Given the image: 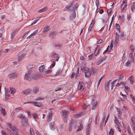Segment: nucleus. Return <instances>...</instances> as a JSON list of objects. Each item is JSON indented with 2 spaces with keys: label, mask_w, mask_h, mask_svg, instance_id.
Listing matches in <instances>:
<instances>
[{
  "label": "nucleus",
  "mask_w": 135,
  "mask_h": 135,
  "mask_svg": "<svg viewBox=\"0 0 135 135\" xmlns=\"http://www.w3.org/2000/svg\"><path fill=\"white\" fill-rule=\"evenodd\" d=\"M120 94L122 95L124 98V99L126 100L127 99V96L126 95H124L121 92L120 93Z\"/></svg>",
  "instance_id": "nucleus-44"
},
{
  "label": "nucleus",
  "mask_w": 135,
  "mask_h": 135,
  "mask_svg": "<svg viewBox=\"0 0 135 135\" xmlns=\"http://www.w3.org/2000/svg\"><path fill=\"white\" fill-rule=\"evenodd\" d=\"M90 131L86 130V135H89Z\"/></svg>",
  "instance_id": "nucleus-53"
},
{
  "label": "nucleus",
  "mask_w": 135,
  "mask_h": 135,
  "mask_svg": "<svg viewBox=\"0 0 135 135\" xmlns=\"http://www.w3.org/2000/svg\"><path fill=\"white\" fill-rule=\"evenodd\" d=\"M27 113L28 114V116L30 117H31V113L30 111H27Z\"/></svg>",
  "instance_id": "nucleus-61"
},
{
  "label": "nucleus",
  "mask_w": 135,
  "mask_h": 135,
  "mask_svg": "<svg viewBox=\"0 0 135 135\" xmlns=\"http://www.w3.org/2000/svg\"><path fill=\"white\" fill-rule=\"evenodd\" d=\"M124 35V32H121V33L120 34V38H121V37H123Z\"/></svg>",
  "instance_id": "nucleus-57"
},
{
  "label": "nucleus",
  "mask_w": 135,
  "mask_h": 135,
  "mask_svg": "<svg viewBox=\"0 0 135 135\" xmlns=\"http://www.w3.org/2000/svg\"><path fill=\"white\" fill-rule=\"evenodd\" d=\"M116 109L117 111L118 112V115L119 116H120L122 114V112L121 111V110L120 109V108H116Z\"/></svg>",
  "instance_id": "nucleus-30"
},
{
  "label": "nucleus",
  "mask_w": 135,
  "mask_h": 135,
  "mask_svg": "<svg viewBox=\"0 0 135 135\" xmlns=\"http://www.w3.org/2000/svg\"><path fill=\"white\" fill-rule=\"evenodd\" d=\"M102 42V40L101 39H99L97 42V43L98 44H100Z\"/></svg>",
  "instance_id": "nucleus-49"
},
{
  "label": "nucleus",
  "mask_w": 135,
  "mask_h": 135,
  "mask_svg": "<svg viewBox=\"0 0 135 135\" xmlns=\"http://www.w3.org/2000/svg\"><path fill=\"white\" fill-rule=\"evenodd\" d=\"M19 117L21 119V123L22 126L25 127V117L24 115L20 114Z\"/></svg>",
  "instance_id": "nucleus-2"
},
{
  "label": "nucleus",
  "mask_w": 135,
  "mask_h": 135,
  "mask_svg": "<svg viewBox=\"0 0 135 135\" xmlns=\"http://www.w3.org/2000/svg\"><path fill=\"white\" fill-rule=\"evenodd\" d=\"M95 4L97 7H98L99 4V1L98 0H96L95 1Z\"/></svg>",
  "instance_id": "nucleus-59"
},
{
  "label": "nucleus",
  "mask_w": 135,
  "mask_h": 135,
  "mask_svg": "<svg viewBox=\"0 0 135 135\" xmlns=\"http://www.w3.org/2000/svg\"><path fill=\"white\" fill-rule=\"evenodd\" d=\"M25 55V54H23L22 55H20L18 57V60L19 61H20L22 59L24 56Z\"/></svg>",
  "instance_id": "nucleus-22"
},
{
  "label": "nucleus",
  "mask_w": 135,
  "mask_h": 135,
  "mask_svg": "<svg viewBox=\"0 0 135 135\" xmlns=\"http://www.w3.org/2000/svg\"><path fill=\"white\" fill-rule=\"evenodd\" d=\"M131 97L132 98L133 102L134 103H135V97L133 96L131 94L130 95Z\"/></svg>",
  "instance_id": "nucleus-41"
},
{
  "label": "nucleus",
  "mask_w": 135,
  "mask_h": 135,
  "mask_svg": "<svg viewBox=\"0 0 135 135\" xmlns=\"http://www.w3.org/2000/svg\"><path fill=\"white\" fill-rule=\"evenodd\" d=\"M127 6V4H121L120 7L122 9L121 12H122L125 11L126 10Z\"/></svg>",
  "instance_id": "nucleus-8"
},
{
  "label": "nucleus",
  "mask_w": 135,
  "mask_h": 135,
  "mask_svg": "<svg viewBox=\"0 0 135 135\" xmlns=\"http://www.w3.org/2000/svg\"><path fill=\"white\" fill-rule=\"evenodd\" d=\"M130 49L131 50L132 52H133L134 51V49L132 45H131L130 47Z\"/></svg>",
  "instance_id": "nucleus-48"
},
{
  "label": "nucleus",
  "mask_w": 135,
  "mask_h": 135,
  "mask_svg": "<svg viewBox=\"0 0 135 135\" xmlns=\"http://www.w3.org/2000/svg\"><path fill=\"white\" fill-rule=\"evenodd\" d=\"M85 71V76L86 77L90 76L91 74V71L88 68H85L84 69Z\"/></svg>",
  "instance_id": "nucleus-4"
},
{
  "label": "nucleus",
  "mask_w": 135,
  "mask_h": 135,
  "mask_svg": "<svg viewBox=\"0 0 135 135\" xmlns=\"http://www.w3.org/2000/svg\"><path fill=\"white\" fill-rule=\"evenodd\" d=\"M1 112L4 116H5L7 114V112L5 110L4 108H2L1 109Z\"/></svg>",
  "instance_id": "nucleus-28"
},
{
  "label": "nucleus",
  "mask_w": 135,
  "mask_h": 135,
  "mask_svg": "<svg viewBox=\"0 0 135 135\" xmlns=\"http://www.w3.org/2000/svg\"><path fill=\"white\" fill-rule=\"evenodd\" d=\"M89 59H92L94 56V55H89Z\"/></svg>",
  "instance_id": "nucleus-58"
},
{
  "label": "nucleus",
  "mask_w": 135,
  "mask_h": 135,
  "mask_svg": "<svg viewBox=\"0 0 135 135\" xmlns=\"http://www.w3.org/2000/svg\"><path fill=\"white\" fill-rule=\"evenodd\" d=\"M78 129H77V131H79L82 130L83 129V126L80 123V126H78Z\"/></svg>",
  "instance_id": "nucleus-24"
},
{
  "label": "nucleus",
  "mask_w": 135,
  "mask_h": 135,
  "mask_svg": "<svg viewBox=\"0 0 135 135\" xmlns=\"http://www.w3.org/2000/svg\"><path fill=\"white\" fill-rule=\"evenodd\" d=\"M52 117V115L51 113L47 115V121L50 122L51 120Z\"/></svg>",
  "instance_id": "nucleus-19"
},
{
  "label": "nucleus",
  "mask_w": 135,
  "mask_h": 135,
  "mask_svg": "<svg viewBox=\"0 0 135 135\" xmlns=\"http://www.w3.org/2000/svg\"><path fill=\"white\" fill-rule=\"evenodd\" d=\"M111 12V11L110 9H108V10L107 13H108V16H109L110 15V13Z\"/></svg>",
  "instance_id": "nucleus-55"
},
{
  "label": "nucleus",
  "mask_w": 135,
  "mask_h": 135,
  "mask_svg": "<svg viewBox=\"0 0 135 135\" xmlns=\"http://www.w3.org/2000/svg\"><path fill=\"white\" fill-rule=\"evenodd\" d=\"M28 103H31L33 104L34 106H37V107H40L41 105V104H40V103H38L36 102H29L27 103L26 102V104Z\"/></svg>",
  "instance_id": "nucleus-10"
},
{
  "label": "nucleus",
  "mask_w": 135,
  "mask_h": 135,
  "mask_svg": "<svg viewBox=\"0 0 135 135\" xmlns=\"http://www.w3.org/2000/svg\"><path fill=\"white\" fill-rule=\"evenodd\" d=\"M56 62L55 61H54L53 63L51 64V68H52L54 67L55 65Z\"/></svg>",
  "instance_id": "nucleus-46"
},
{
  "label": "nucleus",
  "mask_w": 135,
  "mask_h": 135,
  "mask_svg": "<svg viewBox=\"0 0 135 135\" xmlns=\"http://www.w3.org/2000/svg\"><path fill=\"white\" fill-rule=\"evenodd\" d=\"M84 84L82 81H79L78 86V89L81 91H83L84 89Z\"/></svg>",
  "instance_id": "nucleus-5"
},
{
  "label": "nucleus",
  "mask_w": 135,
  "mask_h": 135,
  "mask_svg": "<svg viewBox=\"0 0 135 135\" xmlns=\"http://www.w3.org/2000/svg\"><path fill=\"white\" fill-rule=\"evenodd\" d=\"M72 4L71 3L69 5L67 6L64 9V11H65L67 10L68 9H69L72 6Z\"/></svg>",
  "instance_id": "nucleus-23"
},
{
  "label": "nucleus",
  "mask_w": 135,
  "mask_h": 135,
  "mask_svg": "<svg viewBox=\"0 0 135 135\" xmlns=\"http://www.w3.org/2000/svg\"><path fill=\"white\" fill-rule=\"evenodd\" d=\"M129 56L131 59V60L133 62H134V59L133 57V55L132 54L130 53L129 54Z\"/></svg>",
  "instance_id": "nucleus-26"
},
{
  "label": "nucleus",
  "mask_w": 135,
  "mask_h": 135,
  "mask_svg": "<svg viewBox=\"0 0 135 135\" xmlns=\"http://www.w3.org/2000/svg\"><path fill=\"white\" fill-rule=\"evenodd\" d=\"M103 12H104V11H103V9H101L100 10V11H99V12L100 14H101Z\"/></svg>",
  "instance_id": "nucleus-64"
},
{
  "label": "nucleus",
  "mask_w": 135,
  "mask_h": 135,
  "mask_svg": "<svg viewBox=\"0 0 135 135\" xmlns=\"http://www.w3.org/2000/svg\"><path fill=\"white\" fill-rule=\"evenodd\" d=\"M79 68H78V70H77V71L76 74V77L78 76V74H79Z\"/></svg>",
  "instance_id": "nucleus-51"
},
{
  "label": "nucleus",
  "mask_w": 135,
  "mask_h": 135,
  "mask_svg": "<svg viewBox=\"0 0 135 135\" xmlns=\"http://www.w3.org/2000/svg\"><path fill=\"white\" fill-rule=\"evenodd\" d=\"M6 125L7 126L9 127V128L11 130L13 131L14 133H15L16 135H19L17 130L15 127L13 126L9 123H6Z\"/></svg>",
  "instance_id": "nucleus-1"
},
{
  "label": "nucleus",
  "mask_w": 135,
  "mask_h": 135,
  "mask_svg": "<svg viewBox=\"0 0 135 135\" xmlns=\"http://www.w3.org/2000/svg\"><path fill=\"white\" fill-rule=\"evenodd\" d=\"M32 66V65H29L28 66L27 68L28 69H31L33 68Z\"/></svg>",
  "instance_id": "nucleus-54"
},
{
  "label": "nucleus",
  "mask_w": 135,
  "mask_h": 135,
  "mask_svg": "<svg viewBox=\"0 0 135 135\" xmlns=\"http://www.w3.org/2000/svg\"><path fill=\"white\" fill-rule=\"evenodd\" d=\"M114 134V130L112 128L110 129L109 132V134L110 135H113Z\"/></svg>",
  "instance_id": "nucleus-31"
},
{
  "label": "nucleus",
  "mask_w": 135,
  "mask_h": 135,
  "mask_svg": "<svg viewBox=\"0 0 135 135\" xmlns=\"http://www.w3.org/2000/svg\"><path fill=\"white\" fill-rule=\"evenodd\" d=\"M117 80V79H116L114 80L113 81H112L111 83L112 84H115L116 83Z\"/></svg>",
  "instance_id": "nucleus-63"
},
{
  "label": "nucleus",
  "mask_w": 135,
  "mask_h": 135,
  "mask_svg": "<svg viewBox=\"0 0 135 135\" xmlns=\"http://www.w3.org/2000/svg\"><path fill=\"white\" fill-rule=\"evenodd\" d=\"M84 115L83 113H80L78 114H74L73 116L74 118H78L80 117H81Z\"/></svg>",
  "instance_id": "nucleus-11"
},
{
  "label": "nucleus",
  "mask_w": 135,
  "mask_h": 135,
  "mask_svg": "<svg viewBox=\"0 0 135 135\" xmlns=\"http://www.w3.org/2000/svg\"><path fill=\"white\" fill-rule=\"evenodd\" d=\"M32 115L33 116V118L35 119V121H36V119L38 118V116L37 114L36 113H33L32 114Z\"/></svg>",
  "instance_id": "nucleus-29"
},
{
  "label": "nucleus",
  "mask_w": 135,
  "mask_h": 135,
  "mask_svg": "<svg viewBox=\"0 0 135 135\" xmlns=\"http://www.w3.org/2000/svg\"><path fill=\"white\" fill-rule=\"evenodd\" d=\"M38 30H35V31H34V32H33L31 34V36H33V35H35V34L36 33H37L38 32Z\"/></svg>",
  "instance_id": "nucleus-43"
},
{
  "label": "nucleus",
  "mask_w": 135,
  "mask_h": 135,
  "mask_svg": "<svg viewBox=\"0 0 135 135\" xmlns=\"http://www.w3.org/2000/svg\"><path fill=\"white\" fill-rule=\"evenodd\" d=\"M39 92V88L37 86H35L33 88L32 92L35 94Z\"/></svg>",
  "instance_id": "nucleus-14"
},
{
  "label": "nucleus",
  "mask_w": 135,
  "mask_h": 135,
  "mask_svg": "<svg viewBox=\"0 0 135 135\" xmlns=\"http://www.w3.org/2000/svg\"><path fill=\"white\" fill-rule=\"evenodd\" d=\"M49 31V27L47 26H46L45 27L43 31L44 32H47Z\"/></svg>",
  "instance_id": "nucleus-40"
},
{
  "label": "nucleus",
  "mask_w": 135,
  "mask_h": 135,
  "mask_svg": "<svg viewBox=\"0 0 135 135\" xmlns=\"http://www.w3.org/2000/svg\"><path fill=\"white\" fill-rule=\"evenodd\" d=\"M97 103H94L93 104V107L92 108V110H94L96 108L97 106Z\"/></svg>",
  "instance_id": "nucleus-38"
},
{
  "label": "nucleus",
  "mask_w": 135,
  "mask_h": 135,
  "mask_svg": "<svg viewBox=\"0 0 135 135\" xmlns=\"http://www.w3.org/2000/svg\"><path fill=\"white\" fill-rule=\"evenodd\" d=\"M115 26L116 28L118 30L119 33H120V29L119 25L118 24L116 23Z\"/></svg>",
  "instance_id": "nucleus-25"
},
{
  "label": "nucleus",
  "mask_w": 135,
  "mask_h": 135,
  "mask_svg": "<svg viewBox=\"0 0 135 135\" xmlns=\"http://www.w3.org/2000/svg\"><path fill=\"white\" fill-rule=\"evenodd\" d=\"M32 91V90L30 89H28L26 90V94H28L30 93Z\"/></svg>",
  "instance_id": "nucleus-35"
},
{
  "label": "nucleus",
  "mask_w": 135,
  "mask_h": 135,
  "mask_svg": "<svg viewBox=\"0 0 135 135\" xmlns=\"http://www.w3.org/2000/svg\"><path fill=\"white\" fill-rule=\"evenodd\" d=\"M74 124V121L70 120L69 123V131H71L72 129L73 125Z\"/></svg>",
  "instance_id": "nucleus-7"
},
{
  "label": "nucleus",
  "mask_w": 135,
  "mask_h": 135,
  "mask_svg": "<svg viewBox=\"0 0 135 135\" xmlns=\"http://www.w3.org/2000/svg\"><path fill=\"white\" fill-rule=\"evenodd\" d=\"M69 113V112L68 111H64V112H62L61 113V114H62L64 117H67L66 115Z\"/></svg>",
  "instance_id": "nucleus-18"
},
{
  "label": "nucleus",
  "mask_w": 135,
  "mask_h": 135,
  "mask_svg": "<svg viewBox=\"0 0 135 135\" xmlns=\"http://www.w3.org/2000/svg\"><path fill=\"white\" fill-rule=\"evenodd\" d=\"M30 135H35L33 129L32 128H31L30 129Z\"/></svg>",
  "instance_id": "nucleus-36"
},
{
  "label": "nucleus",
  "mask_w": 135,
  "mask_h": 135,
  "mask_svg": "<svg viewBox=\"0 0 135 135\" xmlns=\"http://www.w3.org/2000/svg\"><path fill=\"white\" fill-rule=\"evenodd\" d=\"M74 128L75 129L76 128V127H77L78 126V124L77 123H76V122L75 123L74 122Z\"/></svg>",
  "instance_id": "nucleus-62"
},
{
  "label": "nucleus",
  "mask_w": 135,
  "mask_h": 135,
  "mask_svg": "<svg viewBox=\"0 0 135 135\" xmlns=\"http://www.w3.org/2000/svg\"><path fill=\"white\" fill-rule=\"evenodd\" d=\"M22 108L21 107H18L15 109V112H18L20 110H21Z\"/></svg>",
  "instance_id": "nucleus-39"
},
{
  "label": "nucleus",
  "mask_w": 135,
  "mask_h": 135,
  "mask_svg": "<svg viewBox=\"0 0 135 135\" xmlns=\"http://www.w3.org/2000/svg\"><path fill=\"white\" fill-rule=\"evenodd\" d=\"M9 76L11 78H15L17 77V75L15 73H12L9 75Z\"/></svg>",
  "instance_id": "nucleus-17"
},
{
  "label": "nucleus",
  "mask_w": 135,
  "mask_h": 135,
  "mask_svg": "<svg viewBox=\"0 0 135 135\" xmlns=\"http://www.w3.org/2000/svg\"><path fill=\"white\" fill-rule=\"evenodd\" d=\"M47 10V7H45L38 11V12L39 13H41L46 11Z\"/></svg>",
  "instance_id": "nucleus-16"
},
{
  "label": "nucleus",
  "mask_w": 135,
  "mask_h": 135,
  "mask_svg": "<svg viewBox=\"0 0 135 135\" xmlns=\"http://www.w3.org/2000/svg\"><path fill=\"white\" fill-rule=\"evenodd\" d=\"M132 123L134 132L135 133V123L133 120H132Z\"/></svg>",
  "instance_id": "nucleus-33"
},
{
  "label": "nucleus",
  "mask_w": 135,
  "mask_h": 135,
  "mask_svg": "<svg viewBox=\"0 0 135 135\" xmlns=\"http://www.w3.org/2000/svg\"><path fill=\"white\" fill-rule=\"evenodd\" d=\"M63 119L65 122H67V117H63Z\"/></svg>",
  "instance_id": "nucleus-47"
},
{
  "label": "nucleus",
  "mask_w": 135,
  "mask_h": 135,
  "mask_svg": "<svg viewBox=\"0 0 135 135\" xmlns=\"http://www.w3.org/2000/svg\"><path fill=\"white\" fill-rule=\"evenodd\" d=\"M50 126L51 130L52 131L54 130L55 128L54 127V122H50Z\"/></svg>",
  "instance_id": "nucleus-15"
},
{
  "label": "nucleus",
  "mask_w": 135,
  "mask_h": 135,
  "mask_svg": "<svg viewBox=\"0 0 135 135\" xmlns=\"http://www.w3.org/2000/svg\"><path fill=\"white\" fill-rule=\"evenodd\" d=\"M39 71L41 72L44 71L45 70V66L44 65H42L40 66L39 68Z\"/></svg>",
  "instance_id": "nucleus-21"
},
{
  "label": "nucleus",
  "mask_w": 135,
  "mask_h": 135,
  "mask_svg": "<svg viewBox=\"0 0 135 135\" xmlns=\"http://www.w3.org/2000/svg\"><path fill=\"white\" fill-rule=\"evenodd\" d=\"M123 78V76L122 75H119L118 79V82H119L120 80L122 79V78Z\"/></svg>",
  "instance_id": "nucleus-42"
},
{
  "label": "nucleus",
  "mask_w": 135,
  "mask_h": 135,
  "mask_svg": "<svg viewBox=\"0 0 135 135\" xmlns=\"http://www.w3.org/2000/svg\"><path fill=\"white\" fill-rule=\"evenodd\" d=\"M91 126L90 124H88L86 126V130L91 131Z\"/></svg>",
  "instance_id": "nucleus-37"
},
{
  "label": "nucleus",
  "mask_w": 135,
  "mask_h": 135,
  "mask_svg": "<svg viewBox=\"0 0 135 135\" xmlns=\"http://www.w3.org/2000/svg\"><path fill=\"white\" fill-rule=\"evenodd\" d=\"M75 18V16L74 15H73L70 17V18L72 20L74 19Z\"/></svg>",
  "instance_id": "nucleus-60"
},
{
  "label": "nucleus",
  "mask_w": 135,
  "mask_h": 135,
  "mask_svg": "<svg viewBox=\"0 0 135 135\" xmlns=\"http://www.w3.org/2000/svg\"><path fill=\"white\" fill-rule=\"evenodd\" d=\"M26 79L29 81H31V78L30 74L27 75L26 74Z\"/></svg>",
  "instance_id": "nucleus-27"
},
{
  "label": "nucleus",
  "mask_w": 135,
  "mask_h": 135,
  "mask_svg": "<svg viewBox=\"0 0 135 135\" xmlns=\"http://www.w3.org/2000/svg\"><path fill=\"white\" fill-rule=\"evenodd\" d=\"M114 123L116 126H118V127H119V126H121V122L119 121L118 118L116 116H115V115L114 116Z\"/></svg>",
  "instance_id": "nucleus-3"
},
{
  "label": "nucleus",
  "mask_w": 135,
  "mask_h": 135,
  "mask_svg": "<svg viewBox=\"0 0 135 135\" xmlns=\"http://www.w3.org/2000/svg\"><path fill=\"white\" fill-rule=\"evenodd\" d=\"M39 18H37L36 20H35L33 22L31 23V25H32L33 24H35V23H36L39 20Z\"/></svg>",
  "instance_id": "nucleus-34"
},
{
  "label": "nucleus",
  "mask_w": 135,
  "mask_h": 135,
  "mask_svg": "<svg viewBox=\"0 0 135 135\" xmlns=\"http://www.w3.org/2000/svg\"><path fill=\"white\" fill-rule=\"evenodd\" d=\"M119 33L116 32L115 37V43L117 44L119 40Z\"/></svg>",
  "instance_id": "nucleus-9"
},
{
  "label": "nucleus",
  "mask_w": 135,
  "mask_h": 135,
  "mask_svg": "<svg viewBox=\"0 0 135 135\" xmlns=\"http://www.w3.org/2000/svg\"><path fill=\"white\" fill-rule=\"evenodd\" d=\"M54 56H55L56 57H57V58L56 59V60L57 61L58 60V59L59 57L58 56V55L57 54H55L54 55Z\"/></svg>",
  "instance_id": "nucleus-52"
},
{
  "label": "nucleus",
  "mask_w": 135,
  "mask_h": 135,
  "mask_svg": "<svg viewBox=\"0 0 135 135\" xmlns=\"http://www.w3.org/2000/svg\"><path fill=\"white\" fill-rule=\"evenodd\" d=\"M11 93L12 94H14L16 91V90L14 88H11L10 89Z\"/></svg>",
  "instance_id": "nucleus-32"
},
{
  "label": "nucleus",
  "mask_w": 135,
  "mask_h": 135,
  "mask_svg": "<svg viewBox=\"0 0 135 135\" xmlns=\"http://www.w3.org/2000/svg\"><path fill=\"white\" fill-rule=\"evenodd\" d=\"M98 45H97L96 46H95L94 47V48H95V49L94 51V52H95L96 50H97V49H98Z\"/></svg>",
  "instance_id": "nucleus-50"
},
{
  "label": "nucleus",
  "mask_w": 135,
  "mask_h": 135,
  "mask_svg": "<svg viewBox=\"0 0 135 135\" xmlns=\"http://www.w3.org/2000/svg\"><path fill=\"white\" fill-rule=\"evenodd\" d=\"M2 135H8L6 132L3 130L2 131Z\"/></svg>",
  "instance_id": "nucleus-45"
},
{
  "label": "nucleus",
  "mask_w": 135,
  "mask_h": 135,
  "mask_svg": "<svg viewBox=\"0 0 135 135\" xmlns=\"http://www.w3.org/2000/svg\"><path fill=\"white\" fill-rule=\"evenodd\" d=\"M127 19L128 21H129L130 19V14H128L127 16Z\"/></svg>",
  "instance_id": "nucleus-56"
},
{
  "label": "nucleus",
  "mask_w": 135,
  "mask_h": 135,
  "mask_svg": "<svg viewBox=\"0 0 135 135\" xmlns=\"http://www.w3.org/2000/svg\"><path fill=\"white\" fill-rule=\"evenodd\" d=\"M94 20L92 19V21L90 23L88 29V31H90L94 24Z\"/></svg>",
  "instance_id": "nucleus-13"
},
{
  "label": "nucleus",
  "mask_w": 135,
  "mask_h": 135,
  "mask_svg": "<svg viewBox=\"0 0 135 135\" xmlns=\"http://www.w3.org/2000/svg\"><path fill=\"white\" fill-rule=\"evenodd\" d=\"M109 82H105L104 88L106 90H108L109 89Z\"/></svg>",
  "instance_id": "nucleus-20"
},
{
  "label": "nucleus",
  "mask_w": 135,
  "mask_h": 135,
  "mask_svg": "<svg viewBox=\"0 0 135 135\" xmlns=\"http://www.w3.org/2000/svg\"><path fill=\"white\" fill-rule=\"evenodd\" d=\"M132 61L131 60H128L125 64V66L127 67H131L132 65Z\"/></svg>",
  "instance_id": "nucleus-12"
},
{
  "label": "nucleus",
  "mask_w": 135,
  "mask_h": 135,
  "mask_svg": "<svg viewBox=\"0 0 135 135\" xmlns=\"http://www.w3.org/2000/svg\"><path fill=\"white\" fill-rule=\"evenodd\" d=\"M107 57L105 56H104L102 57H101L99 60L97 62V65L100 64L103 61L105 60Z\"/></svg>",
  "instance_id": "nucleus-6"
}]
</instances>
